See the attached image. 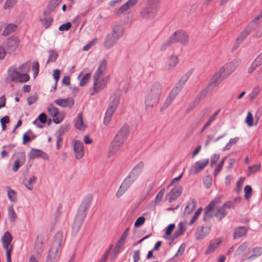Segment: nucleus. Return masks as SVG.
I'll return each instance as SVG.
<instances>
[{"instance_id":"f257e3e1","label":"nucleus","mask_w":262,"mask_h":262,"mask_svg":"<svg viewBox=\"0 0 262 262\" xmlns=\"http://www.w3.org/2000/svg\"><path fill=\"white\" fill-rule=\"evenodd\" d=\"M162 86L159 82L149 83L145 92L144 102L146 108L157 105L162 93Z\"/></svg>"},{"instance_id":"f03ea898","label":"nucleus","mask_w":262,"mask_h":262,"mask_svg":"<svg viewBox=\"0 0 262 262\" xmlns=\"http://www.w3.org/2000/svg\"><path fill=\"white\" fill-rule=\"evenodd\" d=\"M64 242L63 233L60 231L57 232L52 240L46 262L55 261L58 252H61V247Z\"/></svg>"},{"instance_id":"7ed1b4c3","label":"nucleus","mask_w":262,"mask_h":262,"mask_svg":"<svg viewBox=\"0 0 262 262\" xmlns=\"http://www.w3.org/2000/svg\"><path fill=\"white\" fill-rule=\"evenodd\" d=\"M9 76L7 77L6 80L8 83L11 82H25L28 81L30 77L27 73L21 74L17 72L16 69L11 67L8 70Z\"/></svg>"},{"instance_id":"20e7f679","label":"nucleus","mask_w":262,"mask_h":262,"mask_svg":"<svg viewBox=\"0 0 262 262\" xmlns=\"http://www.w3.org/2000/svg\"><path fill=\"white\" fill-rule=\"evenodd\" d=\"M119 101V97L118 96H115L110 103L109 106L106 111L103 120V123L104 125H107L110 122L112 117L118 105Z\"/></svg>"},{"instance_id":"39448f33","label":"nucleus","mask_w":262,"mask_h":262,"mask_svg":"<svg viewBox=\"0 0 262 262\" xmlns=\"http://www.w3.org/2000/svg\"><path fill=\"white\" fill-rule=\"evenodd\" d=\"M129 134V125L127 123H124L118 130L114 139L123 144L124 142L127 139Z\"/></svg>"},{"instance_id":"423d86ee","label":"nucleus","mask_w":262,"mask_h":262,"mask_svg":"<svg viewBox=\"0 0 262 262\" xmlns=\"http://www.w3.org/2000/svg\"><path fill=\"white\" fill-rule=\"evenodd\" d=\"M91 204V201L90 200H84L80 204L75 218L83 221L86 216L87 211L90 207Z\"/></svg>"},{"instance_id":"0eeeda50","label":"nucleus","mask_w":262,"mask_h":262,"mask_svg":"<svg viewBox=\"0 0 262 262\" xmlns=\"http://www.w3.org/2000/svg\"><path fill=\"white\" fill-rule=\"evenodd\" d=\"M239 65L238 60H234L231 62L227 63L224 67L220 69V72L224 74V77H227L230 75Z\"/></svg>"},{"instance_id":"6e6552de","label":"nucleus","mask_w":262,"mask_h":262,"mask_svg":"<svg viewBox=\"0 0 262 262\" xmlns=\"http://www.w3.org/2000/svg\"><path fill=\"white\" fill-rule=\"evenodd\" d=\"M170 37L173 43L180 42L183 45H186L188 42V35L184 31H178L174 32Z\"/></svg>"},{"instance_id":"1a4fd4ad","label":"nucleus","mask_w":262,"mask_h":262,"mask_svg":"<svg viewBox=\"0 0 262 262\" xmlns=\"http://www.w3.org/2000/svg\"><path fill=\"white\" fill-rule=\"evenodd\" d=\"M157 10L146 6L140 12V17L145 20L153 19L157 14Z\"/></svg>"},{"instance_id":"9d476101","label":"nucleus","mask_w":262,"mask_h":262,"mask_svg":"<svg viewBox=\"0 0 262 262\" xmlns=\"http://www.w3.org/2000/svg\"><path fill=\"white\" fill-rule=\"evenodd\" d=\"M187 80L188 78L186 76L182 77L176 84V86L173 87L170 92L169 95L175 99L177 95L181 91Z\"/></svg>"},{"instance_id":"9b49d317","label":"nucleus","mask_w":262,"mask_h":262,"mask_svg":"<svg viewBox=\"0 0 262 262\" xmlns=\"http://www.w3.org/2000/svg\"><path fill=\"white\" fill-rule=\"evenodd\" d=\"M73 150L75 157L76 159H81L84 156L83 145V143L76 140L73 144Z\"/></svg>"},{"instance_id":"f8f14e48","label":"nucleus","mask_w":262,"mask_h":262,"mask_svg":"<svg viewBox=\"0 0 262 262\" xmlns=\"http://www.w3.org/2000/svg\"><path fill=\"white\" fill-rule=\"evenodd\" d=\"M182 192V187L178 185L174 187L168 193L167 197L169 203H171L177 200Z\"/></svg>"},{"instance_id":"ddd939ff","label":"nucleus","mask_w":262,"mask_h":262,"mask_svg":"<svg viewBox=\"0 0 262 262\" xmlns=\"http://www.w3.org/2000/svg\"><path fill=\"white\" fill-rule=\"evenodd\" d=\"M48 111L50 115L53 117V120L55 123H59L63 120V116L62 115L59 114V110L57 107L51 105L48 107Z\"/></svg>"},{"instance_id":"4468645a","label":"nucleus","mask_w":262,"mask_h":262,"mask_svg":"<svg viewBox=\"0 0 262 262\" xmlns=\"http://www.w3.org/2000/svg\"><path fill=\"white\" fill-rule=\"evenodd\" d=\"M253 29V27H251L250 25L248 26L246 29L240 33L238 37L236 38L235 46L233 47V50H235L238 46L243 42L245 38L251 32Z\"/></svg>"},{"instance_id":"2eb2a0df","label":"nucleus","mask_w":262,"mask_h":262,"mask_svg":"<svg viewBox=\"0 0 262 262\" xmlns=\"http://www.w3.org/2000/svg\"><path fill=\"white\" fill-rule=\"evenodd\" d=\"M100 77H96V78H93L94 86L93 92L91 94L92 95L98 93L106 86V82L105 81L104 79L100 80Z\"/></svg>"},{"instance_id":"dca6fc26","label":"nucleus","mask_w":262,"mask_h":262,"mask_svg":"<svg viewBox=\"0 0 262 262\" xmlns=\"http://www.w3.org/2000/svg\"><path fill=\"white\" fill-rule=\"evenodd\" d=\"M19 43V40L16 37H11L7 39L5 46L10 53L14 52Z\"/></svg>"},{"instance_id":"f3484780","label":"nucleus","mask_w":262,"mask_h":262,"mask_svg":"<svg viewBox=\"0 0 262 262\" xmlns=\"http://www.w3.org/2000/svg\"><path fill=\"white\" fill-rule=\"evenodd\" d=\"M54 102L61 107L71 108L74 106V100L71 97L66 99L59 98L55 100Z\"/></svg>"},{"instance_id":"a211bd4d","label":"nucleus","mask_w":262,"mask_h":262,"mask_svg":"<svg viewBox=\"0 0 262 262\" xmlns=\"http://www.w3.org/2000/svg\"><path fill=\"white\" fill-rule=\"evenodd\" d=\"M143 167L144 163L143 162H140L132 170L128 176L135 181L142 172Z\"/></svg>"},{"instance_id":"6ab92c4d","label":"nucleus","mask_w":262,"mask_h":262,"mask_svg":"<svg viewBox=\"0 0 262 262\" xmlns=\"http://www.w3.org/2000/svg\"><path fill=\"white\" fill-rule=\"evenodd\" d=\"M224 74L223 72H220V70L215 73L212 76L211 81L208 85L209 86L216 87L217 86L222 80L225 79L226 77H224Z\"/></svg>"},{"instance_id":"aec40b11","label":"nucleus","mask_w":262,"mask_h":262,"mask_svg":"<svg viewBox=\"0 0 262 262\" xmlns=\"http://www.w3.org/2000/svg\"><path fill=\"white\" fill-rule=\"evenodd\" d=\"M123 144L113 139L108 151V157H111L115 155L120 150Z\"/></svg>"},{"instance_id":"412c9836","label":"nucleus","mask_w":262,"mask_h":262,"mask_svg":"<svg viewBox=\"0 0 262 262\" xmlns=\"http://www.w3.org/2000/svg\"><path fill=\"white\" fill-rule=\"evenodd\" d=\"M179 62V58L174 54H172L167 59L165 63L164 69L165 70H170L174 68Z\"/></svg>"},{"instance_id":"4be33fe9","label":"nucleus","mask_w":262,"mask_h":262,"mask_svg":"<svg viewBox=\"0 0 262 262\" xmlns=\"http://www.w3.org/2000/svg\"><path fill=\"white\" fill-rule=\"evenodd\" d=\"M43 240L44 236L42 234L37 235L35 244L34 250L38 254H41L43 251Z\"/></svg>"},{"instance_id":"5701e85b","label":"nucleus","mask_w":262,"mask_h":262,"mask_svg":"<svg viewBox=\"0 0 262 262\" xmlns=\"http://www.w3.org/2000/svg\"><path fill=\"white\" fill-rule=\"evenodd\" d=\"M139 0H128L126 3L121 6L116 12V15H120L127 10L136 5Z\"/></svg>"},{"instance_id":"b1692460","label":"nucleus","mask_w":262,"mask_h":262,"mask_svg":"<svg viewBox=\"0 0 262 262\" xmlns=\"http://www.w3.org/2000/svg\"><path fill=\"white\" fill-rule=\"evenodd\" d=\"M118 39L117 37L112 34H108L105 38L103 46L106 49H110L117 43Z\"/></svg>"},{"instance_id":"393cba45","label":"nucleus","mask_w":262,"mask_h":262,"mask_svg":"<svg viewBox=\"0 0 262 262\" xmlns=\"http://www.w3.org/2000/svg\"><path fill=\"white\" fill-rule=\"evenodd\" d=\"M107 67V61L106 59H103L100 63L96 72L93 76V78L96 77H101L105 72Z\"/></svg>"},{"instance_id":"a878e982","label":"nucleus","mask_w":262,"mask_h":262,"mask_svg":"<svg viewBox=\"0 0 262 262\" xmlns=\"http://www.w3.org/2000/svg\"><path fill=\"white\" fill-rule=\"evenodd\" d=\"M61 0H51L46 10L43 12L45 15H49L55 8L60 4Z\"/></svg>"},{"instance_id":"bb28decb","label":"nucleus","mask_w":262,"mask_h":262,"mask_svg":"<svg viewBox=\"0 0 262 262\" xmlns=\"http://www.w3.org/2000/svg\"><path fill=\"white\" fill-rule=\"evenodd\" d=\"M209 161V159H207L204 161L196 162L193 166V168L194 169V173L197 174L199 173L208 164Z\"/></svg>"},{"instance_id":"cd10ccee","label":"nucleus","mask_w":262,"mask_h":262,"mask_svg":"<svg viewBox=\"0 0 262 262\" xmlns=\"http://www.w3.org/2000/svg\"><path fill=\"white\" fill-rule=\"evenodd\" d=\"M29 157L30 159L41 157L46 159H47L48 155L41 150L33 148L29 153Z\"/></svg>"},{"instance_id":"c85d7f7f","label":"nucleus","mask_w":262,"mask_h":262,"mask_svg":"<svg viewBox=\"0 0 262 262\" xmlns=\"http://www.w3.org/2000/svg\"><path fill=\"white\" fill-rule=\"evenodd\" d=\"M12 237L9 232L6 231L2 237V242L3 248H7V247L13 246L11 244Z\"/></svg>"},{"instance_id":"c756f323","label":"nucleus","mask_w":262,"mask_h":262,"mask_svg":"<svg viewBox=\"0 0 262 262\" xmlns=\"http://www.w3.org/2000/svg\"><path fill=\"white\" fill-rule=\"evenodd\" d=\"M124 32V28L122 25H116L113 27V32L111 34L119 39L123 35Z\"/></svg>"},{"instance_id":"7c9ffc66","label":"nucleus","mask_w":262,"mask_h":262,"mask_svg":"<svg viewBox=\"0 0 262 262\" xmlns=\"http://www.w3.org/2000/svg\"><path fill=\"white\" fill-rule=\"evenodd\" d=\"M221 242L222 241L220 238L216 239L215 241H211L205 252V254H209V253L213 252L215 249L220 245Z\"/></svg>"},{"instance_id":"2f4dec72","label":"nucleus","mask_w":262,"mask_h":262,"mask_svg":"<svg viewBox=\"0 0 262 262\" xmlns=\"http://www.w3.org/2000/svg\"><path fill=\"white\" fill-rule=\"evenodd\" d=\"M204 228L203 226H199L197 227L195 234V237L197 239H202L208 234V229H205V231H204Z\"/></svg>"},{"instance_id":"473e14b6","label":"nucleus","mask_w":262,"mask_h":262,"mask_svg":"<svg viewBox=\"0 0 262 262\" xmlns=\"http://www.w3.org/2000/svg\"><path fill=\"white\" fill-rule=\"evenodd\" d=\"M195 206V200L193 199L188 202L185 208L183 214L184 215H189L194 210Z\"/></svg>"},{"instance_id":"72a5a7b5","label":"nucleus","mask_w":262,"mask_h":262,"mask_svg":"<svg viewBox=\"0 0 262 262\" xmlns=\"http://www.w3.org/2000/svg\"><path fill=\"white\" fill-rule=\"evenodd\" d=\"M25 162V156L24 154H21L20 158H18L14 162V165L12 167V170L16 172L19 168L22 166Z\"/></svg>"},{"instance_id":"f704fd0d","label":"nucleus","mask_w":262,"mask_h":262,"mask_svg":"<svg viewBox=\"0 0 262 262\" xmlns=\"http://www.w3.org/2000/svg\"><path fill=\"white\" fill-rule=\"evenodd\" d=\"M228 213V212L223 206L218 208L215 211L214 216L216 217L219 221L223 219Z\"/></svg>"},{"instance_id":"c9c22d12","label":"nucleus","mask_w":262,"mask_h":262,"mask_svg":"<svg viewBox=\"0 0 262 262\" xmlns=\"http://www.w3.org/2000/svg\"><path fill=\"white\" fill-rule=\"evenodd\" d=\"M247 229L245 227L237 228L234 232V238H239L246 235Z\"/></svg>"},{"instance_id":"e433bc0d","label":"nucleus","mask_w":262,"mask_h":262,"mask_svg":"<svg viewBox=\"0 0 262 262\" xmlns=\"http://www.w3.org/2000/svg\"><path fill=\"white\" fill-rule=\"evenodd\" d=\"M17 29V26L13 24L8 25L2 32V35L6 36L15 32Z\"/></svg>"},{"instance_id":"4c0bfd02","label":"nucleus","mask_w":262,"mask_h":262,"mask_svg":"<svg viewBox=\"0 0 262 262\" xmlns=\"http://www.w3.org/2000/svg\"><path fill=\"white\" fill-rule=\"evenodd\" d=\"M83 221L77 219L76 218L75 219L73 226H72V234L74 235H76L78 232H79L80 228L82 225Z\"/></svg>"},{"instance_id":"58836bf2","label":"nucleus","mask_w":262,"mask_h":262,"mask_svg":"<svg viewBox=\"0 0 262 262\" xmlns=\"http://www.w3.org/2000/svg\"><path fill=\"white\" fill-rule=\"evenodd\" d=\"M75 126L77 129L79 130H82L84 128L82 119V115L81 113L78 114L77 116V119L75 122Z\"/></svg>"},{"instance_id":"ea45409f","label":"nucleus","mask_w":262,"mask_h":262,"mask_svg":"<svg viewBox=\"0 0 262 262\" xmlns=\"http://www.w3.org/2000/svg\"><path fill=\"white\" fill-rule=\"evenodd\" d=\"M249 252H252L253 254L247 257L248 259H254L259 256L262 254V248L255 247L253 248Z\"/></svg>"},{"instance_id":"a19ab883","label":"nucleus","mask_w":262,"mask_h":262,"mask_svg":"<svg viewBox=\"0 0 262 262\" xmlns=\"http://www.w3.org/2000/svg\"><path fill=\"white\" fill-rule=\"evenodd\" d=\"M185 230H186V228L185 227L184 224L182 222H180L178 224V229L175 231V232L174 233V238H178L180 236L183 234V233L185 232Z\"/></svg>"},{"instance_id":"79ce46f5","label":"nucleus","mask_w":262,"mask_h":262,"mask_svg":"<svg viewBox=\"0 0 262 262\" xmlns=\"http://www.w3.org/2000/svg\"><path fill=\"white\" fill-rule=\"evenodd\" d=\"M36 181V178L35 176H31L29 179H25L24 181V185L26 187L30 190L33 188V184L35 183Z\"/></svg>"},{"instance_id":"37998d69","label":"nucleus","mask_w":262,"mask_h":262,"mask_svg":"<svg viewBox=\"0 0 262 262\" xmlns=\"http://www.w3.org/2000/svg\"><path fill=\"white\" fill-rule=\"evenodd\" d=\"M7 194L9 200L12 202H15L17 200L16 192L12 190L9 186L6 187Z\"/></svg>"},{"instance_id":"c03bdc74","label":"nucleus","mask_w":262,"mask_h":262,"mask_svg":"<svg viewBox=\"0 0 262 262\" xmlns=\"http://www.w3.org/2000/svg\"><path fill=\"white\" fill-rule=\"evenodd\" d=\"M249 246V244L247 242H244L241 244L235 250V256H238L242 253L244 252Z\"/></svg>"},{"instance_id":"a18cd8bd","label":"nucleus","mask_w":262,"mask_h":262,"mask_svg":"<svg viewBox=\"0 0 262 262\" xmlns=\"http://www.w3.org/2000/svg\"><path fill=\"white\" fill-rule=\"evenodd\" d=\"M8 215L11 222H15L16 221L17 216L12 206L8 208Z\"/></svg>"},{"instance_id":"49530a36","label":"nucleus","mask_w":262,"mask_h":262,"mask_svg":"<svg viewBox=\"0 0 262 262\" xmlns=\"http://www.w3.org/2000/svg\"><path fill=\"white\" fill-rule=\"evenodd\" d=\"M223 197L219 196L212 200L208 205V209H214L216 206L221 203Z\"/></svg>"},{"instance_id":"de8ad7c7","label":"nucleus","mask_w":262,"mask_h":262,"mask_svg":"<svg viewBox=\"0 0 262 262\" xmlns=\"http://www.w3.org/2000/svg\"><path fill=\"white\" fill-rule=\"evenodd\" d=\"M40 20L42 22V26L46 28H48L52 24L53 18L49 16L44 18L40 19Z\"/></svg>"},{"instance_id":"09e8293b","label":"nucleus","mask_w":262,"mask_h":262,"mask_svg":"<svg viewBox=\"0 0 262 262\" xmlns=\"http://www.w3.org/2000/svg\"><path fill=\"white\" fill-rule=\"evenodd\" d=\"M49 53V56L47 63L55 62L58 56V54L53 50H50Z\"/></svg>"},{"instance_id":"8fccbe9b","label":"nucleus","mask_w":262,"mask_h":262,"mask_svg":"<svg viewBox=\"0 0 262 262\" xmlns=\"http://www.w3.org/2000/svg\"><path fill=\"white\" fill-rule=\"evenodd\" d=\"M208 88L204 89L202 91H201L197 96L195 99L194 100V102L199 103L201 99L204 98L207 96L208 93Z\"/></svg>"},{"instance_id":"3c124183","label":"nucleus","mask_w":262,"mask_h":262,"mask_svg":"<svg viewBox=\"0 0 262 262\" xmlns=\"http://www.w3.org/2000/svg\"><path fill=\"white\" fill-rule=\"evenodd\" d=\"M174 98L172 97L171 96L168 95L167 97L166 98L164 104L162 106L161 110H165L173 102Z\"/></svg>"},{"instance_id":"603ef678","label":"nucleus","mask_w":262,"mask_h":262,"mask_svg":"<svg viewBox=\"0 0 262 262\" xmlns=\"http://www.w3.org/2000/svg\"><path fill=\"white\" fill-rule=\"evenodd\" d=\"M208 205H207L205 208V212L203 216V220L204 221H207L209 218L214 216V214L213 215L211 213V211L213 210V209H208Z\"/></svg>"},{"instance_id":"864d4df0","label":"nucleus","mask_w":262,"mask_h":262,"mask_svg":"<svg viewBox=\"0 0 262 262\" xmlns=\"http://www.w3.org/2000/svg\"><path fill=\"white\" fill-rule=\"evenodd\" d=\"M165 191V188H163L158 193V194L156 196V198H155V201H154L156 204H158L159 203H160L161 202V201L162 200V199L163 197Z\"/></svg>"},{"instance_id":"5fc2aeb1","label":"nucleus","mask_w":262,"mask_h":262,"mask_svg":"<svg viewBox=\"0 0 262 262\" xmlns=\"http://www.w3.org/2000/svg\"><path fill=\"white\" fill-rule=\"evenodd\" d=\"M135 181L130 178L128 176L124 179L122 185L126 189H128Z\"/></svg>"},{"instance_id":"6e6d98bb","label":"nucleus","mask_w":262,"mask_h":262,"mask_svg":"<svg viewBox=\"0 0 262 262\" xmlns=\"http://www.w3.org/2000/svg\"><path fill=\"white\" fill-rule=\"evenodd\" d=\"M129 230V228H127L124 231V232L122 234L120 238L119 239V240L117 242L118 243H119V245H122L123 246L124 245L125 240L126 238L127 237V236L128 235Z\"/></svg>"},{"instance_id":"4d7b16f0","label":"nucleus","mask_w":262,"mask_h":262,"mask_svg":"<svg viewBox=\"0 0 262 262\" xmlns=\"http://www.w3.org/2000/svg\"><path fill=\"white\" fill-rule=\"evenodd\" d=\"M174 43L173 42L172 40L171 39V37H170L167 40H166L164 42L160 47L161 51L165 50L168 47H170L171 44Z\"/></svg>"},{"instance_id":"13d9d810","label":"nucleus","mask_w":262,"mask_h":262,"mask_svg":"<svg viewBox=\"0 0 262 262\" xmlns=\"http://www.w3.org/2000/svg\"><path fill=\"white\" fill-rule=\"evenodd\" d=\"M13 246L7 247V248H4L6 251V261L7 262H11V252L13 250Z\"/></svg>"},{"instance_id":"bf43d9fd","label":"nucleus","mask_w":262,"mask_h":262,"mask_svg":"<svg viewBox=\"0 0 262 262\" xmlns=\"http://www.w3.org/2000/svg\"><path fill=\"white\" fill-rule=\"evenodd\" d=\"M185 248H186V245L184 244H182L180 246L177 252L174 255V258L181 257L183 255V254L185 251Z\"/></svg>"},{"instance_id":"052dcab7","label":"nucleus","mask_w":262,"mask_h":262,"mask_svg":"<svg viewBox=\"0 0 262 262\" xmlns=\"http://www.w3.org/2000/svg\"><path fill=\"white\" fill-rule=\"evenodd\" d=\"M245 198L246 200L249 199L252 193V188L249 185H246L244 188Z\"/></svg>"},{"instance_id":"680f3d73","label":"nucleus","mask_w":262,"mask_h":262,"mask_svg":"<svg viewBox=\"0 0 262 262\" xmlns=\"http://www.w3.org/2000/svg\"><path fill=\"white\" fill-rule=\"evenodd\" d=\"M90 77L91 74L90 73H88L85 74L84 76H83L80 81L79 85L80 86H84L86 83H88L89 80L90 79Z\"/></svg>"},{"instance_id":"e2e57ef3","label":"nucleus","mask_w":262,"mask_h":262,"mask_svg":"<svg viewBox=\"0 0 262 262\" xmlns=\"http://www.w3.org/2000/svg\"><path fill=\"white\" fill-rule=\"evenodd\" d=\"M160 0H147L146 6L157 10V6Z\"/></svg>"},{"instance_id":"0e129e2a","label":"nucleus","mask_w":262,"mask_h":262,"mask_svg":"<svg viewBox=\"0 0 262 262\" xmlns=\"http://www.w3.org/2000/svg\"><path fill=\"white\" fill-rule=\"evenodd\" d=\"M38 96L36 93L27 98V102L29 105L34 103L37 100Z\"/></svg>"},{"instance_id":"69168bd1","label":"nucleus","mask_w":262,"mask_h":262,"mask_svg":"<svg viewBox=\"0 0 262 262\" xmlns=\"http://www.w3.org/2000/svg\"><path fill=\"white\" fill-rule=\"evenodd\" d=\"M246 122L249 126H252L253 125V119L252 115L250 112H248L246 119Z\"/></svg>"},{"instance_id":"338daca9","label":"nucleus","mask_w":262,"mask_h":262,"mask_svg":"<svg viewBox=\"0 0 262 262\" xmlns=\"http://www.w3.org/2000/svg\"><path fill=\"white\" fill-rule=\"evenodd\" d=\"M30 67V64L27 62L20 66L18 69L21 72L26 73L29 71Z\"/></svg>"},{"instance_id":"774afa93","label":"nucleus","mask_w":262,"mask_h":262,"mask_svg":"<svg viewBox=\"0 0 262 262\" xmlns=\"http://www.w3.org/2000/svg\"><path fill=\"white\" fill-rule=\"evenodd\" d=\"M145 221V219L143 216L139 217L136 221L134 226L136 227H139L142 225Z\"/></svg>"}]
</instances>
